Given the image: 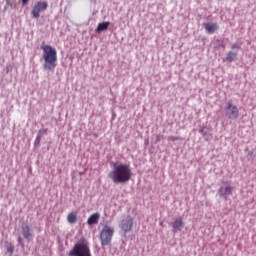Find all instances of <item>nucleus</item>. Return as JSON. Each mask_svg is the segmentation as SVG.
<instances>
[{"mask_svg": "<svg viewBox=\"0 0 256 256\" xmlns=\"http://www.w3.org/2000/svg\"><path fill=\"white\" fill-rule=\"evenodd\" d=\"M113 183H127L131 181L133 172L128 164H114V169L108 174Z\"/></svg>", "mask_w": 256, "mask_h": 256, "instance_id": "f257e3e1", "label": "nucleus"}, {"mask_svg": "<svg viewBox=\"0 0 256 256\" xmlns=\"http://www.w3.org/2000/svg\"><path fill=\"white\" fill-rule=\"evenodd\" d=\"M40 48L43 51V68L45 71H55V67H57V50L51 45H41Z\"/></svg>", "mask_w": 256, "mask_h": 256, "instance_id": "f03ea898", "label": "nucleus"}, {"mask_svg": "<svg viewBox=\"0 0 256 256\" xmlns=\"http://www.w3.org/2000/svg\"><path fill=\"white\" fill-rule=\"evenodd\" d=\"M68 256H91L89 242H87L85 239H81L69 251Z\"/></svg>", "mask_w": 256, "mask_h": 256, "instance_id": "7ed1b4c3", "label": "nucleus"}, {"mask_svg": "<svg viewBox=\"0 0 256 256\" xmlns=\"http://www.w3.org/2000/svg\"><path fill=\"white\" fill-rule=\"evenodd\" d=\"M113 235H115V230L111 226L105 225L100 232L101 245L103 247L111 245V241H113Z\"/></svg>", "mask_w": 256, "mask_h": 256, "instance_id": "20e7f679", "label": "nucleus"}, {"mask_svg": "<svg viewBox=\"0 0 256 256\" xmlns=\"http://www.w3.org/2000/svg\"><path fill=\"white\" fill-rule=\"evenodd\" d=\"M49 4L47 2H37L32 8V16L34 19H39L41 17V11H47Z\"/></svg>", "mask_w": 256, "mask_h": 256, "instance_id": "39448f33", "label": "nucleus"}, {"mask_svg": "<svg viewBox=\"0 0 256 256\" xmlns=\"http://www.w3.org/2000/svg\"><path fill=\"white\" fill-rule=\"evenodd\" d=\"M226 115L228 119H238L239 118V108L233 105L231 102L227 103Z\"/></svg>", "mask_w": 256, "mask_h": 256, "instance_id": "423d86ee", "label": "nucleus"}, {"mask_svg": "<svg viewBox=\"0 0 256 256\" xmlns=\"http://www.w3.org/2000/svg\"><path fill=\"white\" fill-rule=\"evenodd\" d=\"M133 228V218L127 217L126 219L122 220L121 223V229L124 231V233H128Z\"/></svg>", "mask_w": 256, "mask_h": 256, "instance_id": "0eeeda50", "label": "nucleus"}, {"mask_svg": "<svg viewBox=\"0 0 256 256\" xmlns=\"http://www.w3.org/2000/svg\"><path fill=\"white\" fill-rule=\"evenodd\" d=\"M171 225L174 233H177V231H181L185 226V224L183 223V218L181 217L174 219Z\"/></svg>", "mask_w": 256, "mask_h": 256, "instance_id": "6e6552de", "label": "nucleus"}, {"mask_svg": "<svg viewBox=\"0 0 256 256\" xmlns=\"http://www.w3.org/2000/svg\"><path fill=\"white\" fill-rule=\"evenodd\" d=\"M204 27L209 35H213V33L219 30V25L213 22L204 24Z\"/></svg>", "mask_w": 256, "mask_h": 256, "instance_id": "1a4fd4ad", "label": "nucleus"}, {"mask_svg": "<svg viewBox=\"0 0 256 256\" xmlns=\"http://www.w3.org/2000/svg\"><path fill=\"white\" fill-rule=\"evenodd\" d=\"M99 219H101V214L94 213L88 218L87 225H97V223H99Z\"/></svg>", "mask_w": 256, "mask_h": 256, "instance_id": "9d476101", "label": "nucleus"}, {"mask_svg": "<svg viewBox=\"0 0 256 256\" xmlns=\"http://www.w3.org/2000/svg\"><path fill=\"white\" fill-rule=\"evenodd\" d=\"M233 194V188L231 186H226L225 188H220L218 190V195L220 197H227V195H232Z\"/></svg>", "mask_w": 256, "mask_h": 256, "instance_id": "9b49d317", "label": "nucleus"}, {"mask_svg": "<svg viewBox=\"0 0 256 256\" xmlns=\"http://www.w3.org/2000/svg\"><path fill=\"white\" fill-rule=\"evenodd\" d=\"M22 235L24 239H29L30 237H33V232L31 231L29 225L26 224L22 226Z\"/></svg>", "mask_w": 256, "mask_h": 256, "instance_id": "f8f14e48", "label": "nucleus"}, {"mask_svg": "<svg viewBox=\"0 0 256 256\" xmlns=\"http://www.w3.org/2000/svg\"><path fill=\"white\" fill-rule=\"evenodd\" d=\"M67 221L70 225H75V223H77V212H70L67 216Z\"/></svg>", "mask_w": 256, "mask_h": 256, "instance_id": "ddd939ff", "label": "nucleus"}, {"mask_svg": "<svg viewBox=\"0 0 256 256\" xmlns=\"http://www.w3.org/2000/svg\"><path fill=\"white\" fill-rule=\"evenodd\" d=\"M109 25H111V22L99 23L96 29L97 33H101V31H107V29H109Z\"/></svg>", "mask_w": 256, "mask_h": 256, "instance_id": "4468645a", "label": "nucleus"}, {"mask_svg": "<svg viewBox=\"0 0 256 256\" xmlns=\"http://www.w3.org/2000/svg\"><path fill=\"white\" fill-rule=\"evenodd\" d=\"M237 59V52H228L225 58V61H228V63H233Z\"/></svg>", "mask_w": 256, "mask_h": 256, "instance_id": "2eb2a0df", "label": "nucleus"}, {"mask_svg": "<svg viewBox=\"0 0 256 256\" xmlns=\"http://www.w3.org/2000/svg\"><path fill=\"white\" fill-rule=\"evenodd\" d=\"M48 131L49 130L47 128L41 129L38 132V136L41 138V137H43V135H47Z\"/></svg>", "mask_w": 256, "mask_h": 256, "instance_id": "dca6fc26", "label": "nucleus"}, {"mask_svg": "<svg viewBox=\"0 0 256 256\" xmlns=\"http://www.w3.org/2000/svg\"><path fill=\"white\" fill-rule=\"evenodd\" d=\"M231 49H241V46H239V44H233Z\"/></svg>", "mask_w": 256, "mask_h": 256, "instance_id": "f3484780", "label": "nucleus"}, {"mask_svg": "<svg viewBox=\"0 0 256 256\" xmlns=\"http://www.w3.org/2000/svg\"><path fill=\"white\" fill-rule=\"evenodd\" d=\"M35 143H37L38 145L41 143V136H37Z\"/></svg>", "mask_w": 256, "mask_h": 256, "instance_id": "a211bd4d", "label": "nucleus"}, {"mask_svg": "<svg viewBox=\"0 0 256 256\" xmlns=\"http://www.w3.org/2000/svg\"><path fill=\"white\" fill-rule=\"evenodd\" d=\"M27 3H29V0H22V5L23 6L27 5Z\"/></svg>", "mask_w": 256, "mask_h": 256, "instance_id": "6ab92c4d", "label": "nucleus"}, {"mask_svg": "<svg viewBox=\"0 0 256 256\" xmlns=\"http://www.w3.org/2000/svg\"><path fill=\"white\" fill-rule=\"evenodd\" d=\"M22 241H23V240L21 239V237H19V238H18V243H20V244L22 245V247H23Z\"/></svg>", "mask_w": 256, "mask_h": 256, "instance_id": "aec40b11", "label": "nucleus"}, {"mask_svg": "<svg viewBox=\"0 0 256 256\" xmlns=\"http://www.w3.org/2000/svg\"><path fill=\"white\" fill-rule=\"evenodd\" d=\"M8 251H11V252H12L13 250H11V249H8Z\"/></svg>", "mask_w": 256, "mask_h": 256, "instance_id": "412c9836", "label": "nucleus"}]
</instances>
